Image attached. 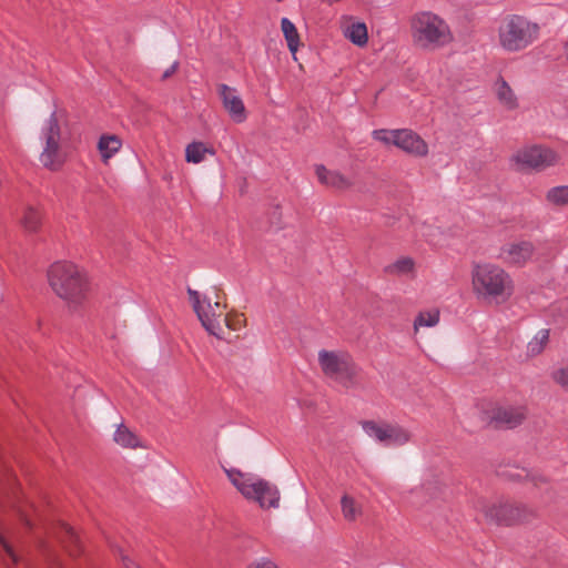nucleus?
Wrapping results in <instances>:
<instances>
[{
	"instance_id": "f257e3e1",
	"label": "nucleus",
	"mask_w": 568,
	"mask_h": 568,
	"mask_svg": "<svg viewBox=\"0 0 568 568\" xmlns=\"http://www.w3.org/2000/svg\"><path fill=\"white\" fill-rule=\"evenodd\" d=\"M47 278L52 292L70 311H77L87 301L89 282L78 265L67 261L54 262L47 271Z\"/></svg>"
},
{
	"instance_id": "f03ea898",
	"label": "nucleus",
	"mask_w": 568,
	"mask_h": 568,
	"mask_svg": "<svg viewBox=\"0 0 568 568\" xmlns=\"http://www.w3.org/2000/svg\"><path fill=\"white\" fill-rule=\"evenodd\" d=\"M474 295L484 302L501 305L515 293V282L509 272L496 263H477L470 272Z\"/></svg>"
},
{
	"instance_id": "7ed1b4c3",
	"label": "nucleus",
	"mask_w": 568,
	"mask_h": 568,
	"mask_svg": "<svg viewBox=\"0 0 568 568\" xmlns=\"http://www.w3.org/2000/svg\"><path fill=\"white\" fill-rule=\"evenodd\" d=\"M413 43L426 51H435L453 42L454 36L449 24L430 11L416 13L410 21Z\"/></svg>"
},
{
	"instance_id": "20e7f679",
	"label": "nucleus",
	"mask_w": 568,
	"mask_h": 568,
	"mask_svg": "<svg viewBox=\"0 0 568 568\" xmlns=\"http://www.w3.org/2000/svg\"><path fill=\"white\" fill-rule=\"evenodd\" d=\"M539 27L518 14L505 17L497 29L499 47L508 52H520L531 45L538 38Z\"/></svg>"
},
{
	"instance_id": "39448f33",
	"label": "nucleus",
	"mask_w": 568,
	"mask_h": 568,
	"mask_svg": "<svg viewBox=\"0 0 568 568\" xmlns=\"http://www.w3.org/2000/svg\"><path fill=\"white\" fill-rule=\"evenodd\" d=\"M224 470L230 481L245 499L256 501L261 508H277L280 506V490L274 484L234 468Z\"/></svg>"
},
{
	"instance_id": "423d86ee",
	"label": "nucleus",
	"mask_w": 568,
	"mask_h": 568,
	"mask_svg": "<svg viewBox=\"0 0 568 568\" xmlns=\"http://www.w3.org/2000/svg\"><path fill=\"white\" fill-rule=\"evenodd\" d=\"M41 153L40 162L50 170L60 169L65 162L69 148L68 140L63 135L60 123L52 114L42 125L40 133Z\"/></svg>"
},
{
	"instance_id": "0eeeda50",
	"label": "nucleus",
	"mask_w": 568,
	"mask_h": 568,
	"mask_svg": "<svg viewBox=\"0 0 568 568\" xmlns=\"http://www.w3.org/2000/svg\"><path fill=\"white\" fill-rule=\"evenodd\" d=\"M318 365L323 374L345 388L355 387L359 368L352 355L343 349H321Z\"/></svg>"
},
{
	"instance_id": "6e6552de",
	"label": "nucleus",
	"mask_w": 568,
	"mask_h": 568,
	"mask_svg": "<svg viewBox=\"0 0 568 568\" xmlns=\"http://www.w3.org/2000/svg\"><path fill=\"white\" fill-rule=\"evenodd\" d=\"M372 136L385 145H394L415 158H425L429 152L426 141L410 129H378L372 132Z\"/></svg>"
},
{
	"instance_id": "1a4fd4ad",
	"label": "nucleus",
	"mask_w": 568,
	"mask_h": 568,
	"mask_svg": "<svg viewBox=\"0 0 568 568\" xmlns=\"http://www.w3.org/2000/svg\"><path fill=\"white\" fill-rule=\"evenodd\" d=\"M189 300L192 304L203 327L217 338H224V327L222 325L224 306L220 301L212 303V297L201 295L197 291L187 288Z\"/></svg>"
},
{
	"instance_id": "9d476101",
	"label": "nucleus",
	"mask_w": 568,
	"mask_h": 568,
	"mask_svg": "<svg viewBox=\"0 0 568 568\" xmlns=\"http://www.w3.org/2000/svg\"><path fill=\"white\" fill-rule=\"evenodd\" d=\"M560 156L550 148L532 144L518 149L510 158V162L518 171L541 172L558 164Z\"/></svg>"
},
{
	"instance_id": "9b49d317",
	"label": "nucleus",
	"mask_w": 568,
	"mask_h": 568,
	"mask_svg": "<svg viewBox=\"0 0 568 568\" xmlns=\"http://www.w3.org/2000/svg\"><path fill=\"white\" fill-rule=\"evenodd\" d=\"M473 508L491 524L511 525V503L498 498L478 496L471 501Z\"/></svg>"
},
{
	"instance_id": "f8f14e48",
	"label": "nucleus",
	"mask_w": 568,
	"mask_h": 568,
	"mask_svg": "<svg viewBox=\"0 0 568 568\" xmlns=\"http://www.w3.org/2000/svg\"><path fill=\"white\" fill-rule=\"evenodd\" d=\"M535 245L527 240L505 243L498 253V260L509 267H524L532 261Z\"/></svg>"
},
{
	"instance_id": "ddd939ff",
	"label": "nucleus",
	"mask_w": 568,
	"mask_h": 568,
	"mask_svg": "<svg viewBox=\"0 0 568 568\" xmlns=\"http://www.w3.org/2000/svg\"><path fill=\"white\" fill-rule=\"evenodd\" d=\"M488 417L497 426L513 428L526 418V408L524 406L497 405L491 408Z\"/></svg>"
},
{
	"instance_id": "4468645a",
	"label": "nucleus",
	"mask_w": 568,
	"mask_h": 568,
	"mask_svg": "<svg viewBox=\"0 0 568 568\" xmlns=\"http://www.w3.org/2000/svg\"><path fill=\"white\" fill-rule=\"evenodd\" d=\"M217 90L223 102V106L230 114L231 119L236 123L244 122L246 120V110L236 90L226 84H220Z\"/></svg>"
},
{
	"instance_id": "2eb2a0df",
	"label": "nucleus",
	"mask_w": 568,
	"mask_h": 568,
	"mask_svg": "<svg viewBox=\"0 0 568 568\" xmlns=\"http://www.w3.org/2000/svg\"><path fill=\"white\" fill-rule=\"evenodd\" d=\"M315 174L321 184L337 191L348 190L354 184L351 178L338 171L328 170L322 164L315 166Z\"/></svg>"
},
{
	"instance_id": "dca6fc26",
	"label": "nucleus",
	"mask_w": 568,
	"mask_h": 568,
	"mask_svg": "<svg viewBox=\"0 0 568 568\" xmlns=\"http://www.w3.org/2000/svg\"><path fill=\"white\" fill-rule=\"evenodd\" d=\"M494 92L498 100V102L507 110L511 111L518 108V99L511 89V87L508 84V82L503 79L498 78L494 84Z\"/></svg>"
},
{
	"instance_id": "f3484780",
	"label": "nucleus",
	"mask_w": 568,
	"mask_h": 568,
	"mask_svg": "<svg viewBox=\"0 0 568 568\" xmlns=\"http://www.w3.org/2000/svg\"><path fill=\"white\" fill-rule=\"evenodd\" d=\"M121 148L122 140L114 134H104L98 142V150L104 164H108L110 159L113 158Z\"/></svg>"
},
{
	"instance_id": "a211bd4d",
	"label": "nucleus",
	"mask_w": 568,
	"mask_h": 568,
	"mask_svg": "<svg viewBox=\"0 0 568 568\" xmlns=\"http://www.w3.org/2000/svg\"><path fill=\"white\" fill-rule=\"evenodd\" d=\"M412 437L413 435L407 428L388 423L385 446H404L412 440Z\"/></svg>"
},
{
	"instance_id": "6ab92c4d",
	"label": "nucleus",
	"mask_w": 568,
	"mask_h": 568,
	"mask_svg": "<svg viewBox=\"0 0 568 568\" xmlns=\"http://www.w3.org/2000/svg\"><path fill=\"white\" fill-rule=\"evenodd\" d=\"M341 510L346 521H356L363 515L362 505L351 495L344 494L341 498Z\"/></svg>"
},
{
	"instance_id": "aec40b11",
	"label": "nucleus",
	"mask_w": 568,
	"mask_h": 568,
	"mask_svg": "<svg viewBox=\"0 0 568 568\" xmlns=\"http://www.w3.org/2000/svg\"><path fill=\"white\" fill-rule=\"evenodd\" d=\"M364 433L375 442L386 445L387 422L364 420L361 423Z\"/></svg>"
},
{
	"instance_id": "412c9836",
	"label": "nucleus",
	"mask_w": 568,
	"mask_h": 568,
	"mask_svg": "<svg viewBox=\"0 0 568 568\" xmlns=\"http://www.w3.org/2000/svg\"><path fill=\"white\" fill-rule=\"evenodd\" d=\"M344 36L355 45L364 47L368 40L367 27L364 22H351L344 28Z\"/></svg>"
},
{
	"instance_id": "4be33fe9",
	"label": "nucleus",
	"mask_w": 568,
	"mask_h": 568,
	"mask_svg": "<svg viewBox=\"0 0 568 568\" xmlns=\"http://www.w3.org/2000/svg\"><path fill=\"white\" fill-rule=\"evenodd\" d=\"M42 215L41 212L33 206H26L23 209L20 224L26 232L34 233L41 226Z\"/></svg>"
},
{
	"instance_id": "5701e85b",
	"label": "nucleus",
	"mask_w": 568,
	"mask_h": 568,
	"mask_svg": "<svg viewBox=\"0 0 568 568\" xmlns=\"http://www.w3.org/2000/svg\"><path fill=\"white\" fill-rule=\"evenodd\" d=\"M384 271L389 275H410L415 272V261L409 256H402L386 265Z\"/></svg>"
},
{
	"instance_id": "b1692460",
	"label": "nucleus",
	"mask_w": 568,
	"mask_h": 568,
	"mask_svg": "<svg viewBox=\"0 0 568 568\" xmlns=\"http://www.w3.org/2000/svg\"><path fill=\"white\" fill-rule=\"evenodd\" d=\"M281 29L287 42L288 50L292 54H295L301 44L296 27L290 19L283 18L281 20Z\"/></svg>"
},
{
	"instance_id": "393cba45",
	"label": "nucleus",
	"mask_w": 568,
	"mask_h": 568,
	"mask_svg": "<svg viewBox=\"0 0 568 568\" xmlns=\"http://www.w3.org/2000/svg\"><path fill=\"white\" fill-rule=\"evenodd\" d=\"M214 154V151L202 142L190 143L185 149V160L189 163L197 164L205 159L206 154Z\"/></svg>"
},
{
	"instance_id": "a878e982",
	"label": "nucleus",
	"mask_w": 568,
	"mask_h": 568,
	"mask_svg": "<svg viewBox=\"0 0 568 568\" xmlns=\"http://www.w3.org/2000/svg\"><path fill=\"white\" fill-rule=\"evenodd\" d=\"M548 341L549 331L546 328L539 329L527 344V355L530 357L539 355L545 349Z\"/></svg>"
},
{
	"instance_id": "bb28decb",
	"label": "nucleus",
	"mask_w": 568,
	"mask_h": 568,
	"mask_svg": "<svg viewBox=\"0 0 568 568\" xmlns=\"http://www.w3.org/2000/svg\"><path fill=\"white\" fill-rule=\"evenodd\" d=\"M510 511L511 517H514L511 525L526 523L536 517V510L521 503H511Z\"/></svg>"
},
{
	"instance_id": "cd10ccee",
	"label": "nucleus",
	"mask_w": 568,
	"mask_h": 568,
	"mask_svg": "<svg viewBox=\"0 0 568 568\" xmlns=\"http://www.w3.org/2000/svg\"><path fill=\"white\" fill-rule=\"evenodd\" d=\"M546 201L552 206L568 205V185H557L546 192Z\"/></svg>"
},
{
	"instance_id": "c85d7f7f",
	"label": "nucleus",
	"mask_w": 568,
	"mask_h": 568,
	"mask_svg": "<svg viewBox=\"0 0 568 568\" xmlns=\"http://www.w3.org/2000/svg\"><path fill=\"white\" fill-rule=\"evenodd\" d=\"M116 444L125 448H135L140 446L139 438L124 425H120L113 436Z\"/></svg>"
},
{
	"instance_id": "c756f323",
	"label": "nucleus",
	"mask_w": 568,
	"mask_h": 568,
	"mask_svg": "<svg viewBox=\"0 0 568 568\" xmlns=\"http://www.w3.org/2000/svg\"><path fill=\"white\" fill-rule=\"evenodd\" d=\"M439 322V311L436 308L419 312L414 321V331L418 332L420 327H434Z\"/></svg>"
},
{
	"instance_id": "7c9ffc66",
	"label": "nucleus",
	"mask_w": 568,
	"mask_h": 568,
	"mask_svg": "<svg viewBox=\"0 0 568 568\" xmlns=\"http://www.w3.org/2000/svg\"><path fill=\"white\" fill-rule=\"evenodd\" d=\"M221 321L224 329L226 328L233 332L240 331L244 327L246 322L244 315L239 313H229Z\"/></svg>"
},
{
	"instance_id": "2f4dec72",
	"label": "nucleus",
	"mask_w": 568,
	"mask_h": 568,
	"mask_svg": "<svg viewBox=\"0 0 568 568\" xmlns=\"http://www.w3.org/2000/svg\"><path fill=\"white\" fill-rule=\"evenodd\" d=\"M61 540L65 545V547L69 549L71 555H75V551L70 548L71 544H77L78 537L73 529L68 526L67 524L61 525Z\"/></svg>"
},
{
	"instance_id": "473e14b6",
	"label": "nucleus",
	"mask_w": 568,
	"mask_h": 568,
	"mask_svg": "<svg viewBox=\"0 0 568 568\" xmlns=\"http://www.w3.org/2000/svg\"><path fill=\"white\" fill-rule=\"evenodd\" d=\"M552 377L557 384L568 392V367L554 372Z\"/></svg>"
},
{
	"instance_id": "72a5a7b5",
	"label": "nucleus",
	"mask_w": 568,
	"mask_h": 568,
	"mask_svg": "<svg viewBox=\"0 0 568 568\" xmlns=\"http://www.w3.org/2000/svg\"><path fill=\"white\" fill-rule=\"evenodd\" d=\"M247 568H280L275 561L270 558L262 557L253 561Z\"/></svg>"
},
{
	"instance_id": "f704fd0d",
	"label": "nucleus",
	"mask_w": 568,
	"mask_h": 568,
	"mask_svg": "<svg viewBox=\"0 0 568 568\" xmlns=\"http://www.w3.org/2000/svg\"><path fill=\"white\" fill-rule=\"evenodd\" d=\"M0 545L2 546V548L4 549L7 555L11 558V560L14 564L18 562L17 555L14 554L13 549L11 548V546L8 544V541L4 539V537L1 534H0Z\"/></svg>"
},
{
	"instance_id": "c9c22d12",
	"label": "nucleus",
	"mask_w": 568,
	"mask_h": 568,
	"mask_svg": "<svg viewBox=\"0 0 568 568\" xmlns=\"http://www.w3.org/2000/svg\"><path fill=\"white\" fill-rule=\"evenodd\" d=\"M179 63L174 62L169 69H166L162 75L163 79L170 78L176 70H178Z\"/></svg>"
}]
</instances>
